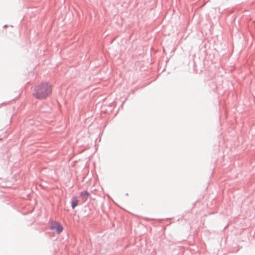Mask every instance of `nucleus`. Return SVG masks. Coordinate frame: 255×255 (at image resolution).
<instances>
[{
	"label": "nucleus",
	"mask_w": 255,
	"mask_h": 255,
	"mask_svg": "<svg viewBox=\"0 0 255 255\" xmlns=\"http://www.w3.org/2000/svg\"><path fill=\"white\" fill-rule=\"evenodd\" d=\"M52 89V85L49 82H42L35 87L33 95L38 99H45L51 94Z\"/></svg>",
	"instance_id": "nucleus-1"
},
{
	"label": "nucleus",
	"mask_w": 255,
	"mask_h": 255,
	"mask_svg": "<svg viewBox=\"0 0 255 255\" xmlns=\"http://www.w3.org/2000/svg\"><path fill=\"white\" fill-rule=\"evenodd\" d=\"M50 228L51 230H55L57 233H60L63 230V226L59 222L52 221L50 225Z\"/></svg>",
	"instance_id": "nucleus-2"
},
{
	"label": "nucleus",
	"mask_w": 255,
	"mask_h": 255,
	"mask_svg": "<svg viewBox=\"0 0 255 255\" xmlns=\"http://www.w3.org/2000/svg\"><path fill=\"white\" fill-rule=\"evenodd\" d=\"M78 203H79V200L77 199V198L75 197H73L72 198V202H71L72 208L74 209L78 205Z\"/></svg>",
	"instance_id": "nucleus-3"
},
{
	"label": "nucleus",
	"mask_w": 255,
	"mask_h": 255,
	"mask_svg": "<svg viewBox=\"0 0 255 255\" xmlns=\"http://www.w3.org/2000/svg\"><path fill=\"white\" fill-rule=\"evenodd\" d=\"M90 194L87 191H84L81 193V196L83 197L84 201L87 200Z\"/></svg>",
	"instance_id": "nucleus-4"
}]
</instances>
